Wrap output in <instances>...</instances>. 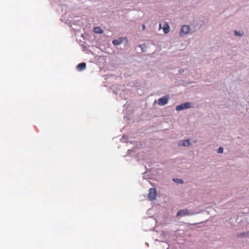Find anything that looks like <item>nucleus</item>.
<instances>
[{
	"mask_svg": "<svg viewBox=\"0 0 249 249\" xmlns=\"http://www.w3.org/2000/svg\"><path fill=\"white\" fill-rule=\"evenodd\" d=\"M190 31V27L188 25H183L180 31V35H185L189 33Z\"/></svg>",
	"mask_w": 249,
	"mask_h": 249,
	"instance_id": "obj_4",
	"label": "nucleus"
},
{
	"mask_svg": "<svg viewBox=\"0 0 249 249\" xmlns=\"http://www.w3.org/2000/svg\"><path fill=\"white\" fill-rule=\"evenodd\" d=\"M148 196L150 200H154L156 199L157 196V192L155 188H151L149 190Z\"/></svg>",
	"mask_w": 249,
	"mask_h": 249,
	"instance_id": "obj_1",
	"label": "nucleus"
},
{
	"mask_svg": "<svg viewBox=\"0 0 249 249\" xmlns=\"http://www.w3.org/2000/svg\"><path fill=\"white\" fill-rule=\"evenodd\" d=\"M159 28H160V29L161 28V24H160Z\"/></svg>",
	"mask_w": 249,
	"mask_h": 249,
	"instance_id": "obj_16",
	"label": "nucleus"
},
{
	"mask_svg": "<svg viewBox=\"0 0 249 249\" xmlns=\"http://www.w3.org/2000/svg\"><path fill=\"white\" fill-rule=\"evenodd\" d=\"M173 181H175V182H177V183H182L183 182V181L181 179H177V178L173 179Z\"/></svg>",
	"mask_w": 249,
	"mask_h": 249,
	"instance_id": "obj_13",
	"label": "nucleus"
},
{
	"mask_svg": "<svg viewBox=\"0 0 249 249\" xmlns=\"http://www.w3.org/2000/svg\"><path fill=\"white\" fill-rule=\"evenodd\" d=\"M123 40L122 38H119L118 39H114L112 41V43L115 45H118L122 43Z\"/></svg>",
	"mask_w": 249,
	"mask_h": 249,
	"instance_id": "obj_10",
	"label": "nucleus"
},
{
	"mask_svg": "<svg viewBox=\"0 0 249 249\" xmlns=\"http://www.w3.org/2000/svg\"><path fill=\"white\" fill-rule=\"evenodd\" d=\"M245 235H246V236L249 235V232L240 233L239 235H238V236L242 237V236H243Z\"/></svg>",
	"mask_w": 249,
	"mask_h": 249,
	"instance_id": "obj_12",
	"label": "nucleus"
},
{
	"mask_svg": "<svg viewBox=\"0 0 249 249\" xmlns=\"http://www.w3.org/2000/svg\"><path fill=\"white\" fill-rule=\"evenodd\" d=\"M189 215V212L187 209L179 210L177 213V216H181Z\"/></svg>",
	"mask_w": 249,
	"mask_h": 249,
	"instance_id": "obj_5",
	"label": "nucleus"
},
{
	"mask_svg": "<svg viewBox=\"0 0 249 249\" xmlns=\"http://www.w3.org/2000/svg\"><path fill=\"white\" fill-rule=\"evenodd\" d=\"M168 99L169 98L168 96H163L158 99L157 103L160 106H164L167 103Z\"/></svg>",
	"mask_w": 249,
	"mask_h": 249,
	"instance_id": "obj_3",
	"label": "nucleus"
},
{
	"mask_svg": "<svg viewBox=\"0 0 249 249\" xmlns=\"http://www.w3.org/2000/svg\"><path fill=\"white\" fill-rule=\"evenodd\" d=\"M163 30L165 34H167L170 31V27L168 23H166L163 27Z\"/></svg>",
	"mask_w": 249,
	"mask_h": 249,
	"instance_id": "obj_8",
	"label": "nucleus"
},
{
	"mask_svg": "<svg viewBox=\"0 0 249 249\" xmlns=\"http://www.w3.org/2000/svg\"><path fill=\"white\" fill-rule=\"evenodd\" d=\"M86 63L85 62L81 63L77 66V70L79 71H82L86 69Z\"/></svg>",
	"mask_w": 249,
	"mask_h": 249,
	"instance_id": "obj_7",
	"label": "nucleus"
},
{
	"mask_svg": "<svg viewBox=\"0 0 249 249\" xmlns=\"http://www.w3.org/2000/svg\"><path fill=\"white\" fill-rule=\"evenodd\" d=\"M145 28H146V27H145V25L143 24L142 25V30H144L145 29Z\"/></svg>",
	"mask_w": 249,
	"mask_h": 249,
	"instance_id": "obj_15",
	"label": "nucleus"
},
{
	"mask_svg": "<svg viewBox=\"0 0 249 249\" xmlns=\"http://www.w3.org/2000/svg\"><path fill=\"white\" fill-rule=\"evenodd\" d=\"M191 107L190 104L189 103L186 102L185 103L181 104L179 106H177L176 107V110L177 111H180L183 110L184 109L189 108Z\"/></svg>",
	"mask_w": 249,
	"mask_h": 249,
	"instance_id": "obj_2",
	"label": "nucleus"
},
{
	"mask_svg": "<svg viewBox=\"0 0 249 249\" xmlns=\"http://www.w3.org/2000/svg\"><path fill=\"white\" fill-rule=\"evenodd\" d=\"M217 152L218 153H222L223 152V148L222 147H219L217 149Z\"/></svg>",
	"mask_w": 249,
	"mask_h": 249,
	"instance_id": "obj_14",
	"label": "nucleus"
},
{
	"mask_svg": "<svg viewBox=\"0 0 249 249\" xmlns=\"http://www.w3.org/2000/svg\"><path fill=\"white\" fill-rule=\"evenodd\" d=\"M190 144L189 140H182L179 142L178 145L179 146H188Z\"/></svg>",
	"mask_w": 249,
	"mask_h": 249,
	"instance_id": "obj_6",
	"label": "nucleus"
},
{
	"mask_svg": "<svg viewBox=\"0 0 249 249\" xmlns=\"http://www.w3.org/2000/svg\"><path fill=\"white\" fill-rule=\"evenodd\" d=\"M93 31L98 34H102L103 33V30L99 27H94Z\"/></svg>",
	"mask_w": 249,
	"mask_h": 249,
	"instance_id": "obj_9",
	"label": "nucleus"
},
{
	"mask_svg": "<svg viewBox=\"0 0 249 249\" xmlns=\"http://www.w3.org/2000/svg\"><path fill=\"white\" fill-rule=\"evenodd\" d=\"M243 33H244L243 32H237L236 31H235L234 32L235 35L238 36H242L243 35Z\"/></svg>",
	"mask_w": 249,
	"mask_h": 249,
	"instance_id": "obj_11",
	"label": "nucleus"
}]
</instances>
